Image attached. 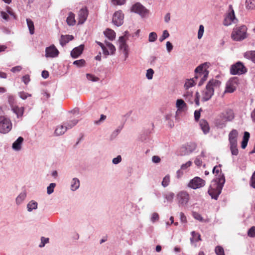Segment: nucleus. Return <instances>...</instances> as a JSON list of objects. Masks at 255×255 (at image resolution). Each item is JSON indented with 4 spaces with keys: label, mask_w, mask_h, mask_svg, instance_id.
Segmentation results:
<instances>
[{
    "label": "nucleus",
    "mask_w": 255,
    "mask_h": 255,
    "mask_svg": "<svg viewBox=\"0 0 255 255\" xmlns=\"http://www.w3.org/2000/svg\"><path fill=\"white\" fill-rule=\"evenodd\" d=\"M221 165L214 167L212 172L215 174V177L211 181L208 192L212 199L217 200L222 192L225 183L224 174L221 171Z\"/></svg>",
    "instance_id": "1"
},
{
    "label": "nucleus",
    "mask_w": 255,
    "mask_h": 255,
    "mask_svg": "<svg viewBox=\"0 0 255 255\" xmlns=\"http://www.w3.org/2000/svg\"><path fill=\"white\" fill-rule=\"evenodd\" d=\"M221 82L216 79H210L207 83L205 89L203 91L202 101H209L214 95L216 90L219 89Z\"/></svg>",
    "instance_id": "2"
},
{
    "label": "nucleus",
    "mask_w": 255,
    "mask_h": 255,
    "mask_svg": "<svg viewBox=\"0 0 255 255\" xmlns=\"http://www.w3.org/2000/svg\"><path fill=\"white\" fill-rule=\"evenodd\" d=\"M208 67V63L205 62L200 64L195 69L194 78L196 80L200 79L198 86H202L207 80L209 73V71L207 70Z\"/></svg>",
    "instance_id": "3"
},
{
    "label": "nucleus",
    "mask_w": 255,
    "mask_h": 255,
    "mask_svg": "<svg viewBox=\"0 0 255 255\" xmlns=\"http://www.w3.org/2000/svg\"><path fill=\"white\" fill-rule=\"evenodd\" d=\"M247 27L246 25L235 27L231 34L232 38L237 41L244 40L247 37Z\"/></svg>",
    "instance_id": "4"
},
{
    "label": "nucleus",
    "mask_w": 255,
    "mask_h": 255,
    "mask_svg": "<svg viewBox=\"0 0 255 255\" xmlns=\"http://www.w3.org/2000/svg\"><path fill=\"white\" fill-rule=\"evenodd\" d=\"M238 132L236 129H233L229 134L230 149L233 155H237L239 150L237 148V137Z\"/></svg>",
    "instance_id": "5"
},
{
    "label": "nucleus",
    "mask_w": 255,
    "mask_h": 255,
    "mask_svg": "<svg viewBox=\"0 0 255 255\" xmlns=\"http://www.w3.org/2000/svg\"><path fill=\"white\" fill-rule=\"evenodd\" d=\"M176 200L179 207L185 208L190 200L189 194L185 191H180L176 195Z\"/></svg>",
    "instance_id": "6"
},
{
    "label": "nucleus",
    "mask_w": 255,
    "mask_h": 255,
    "mask_svg": "<svg viewBox=\"0 0 255 255\" xmlns=\"http://www.w3.org/2000/svg\"><path fill=\"white\" fill-rule=\"evenodd\" d=\"M230 74L233 75H241L247 72V68L245 66L243 62L238 61L232 65L230 67Z\"/></svg>",
    "instance_id": "7"
},
{
    "label": "nucleus",
    "mask_w": 255,
    "mask_h": 255,
    "mask_svg": "<svg viewBox=\"0 0 255 255\" xmlns=\"http://www.w3.org/2000/svg\"><path fill=\"white\" fill-rule=\"evenodd\" d=\"M131 11L139 14L141 17H147L149 13V11L140 2H136L133 4L131 8Z\"/></svg>",
    "instance_id": "8"
},
{
    "label": "nucleus",
    "mask_w": 255,
    "mask_h": 255,
    "mask_svg": "<svg viewBox=\"0 0 255 255\" xmlns=\"http://www.w3.org/2000/svg\"><path fill=\"white\" fill-rule=\"evenodd\" d=\"M12 128L10 120L5 117H0V132L1 133H8Z\"/></svg>",
    "instance_id": "9"
},
{
    "label": "nucleus",
    "mask_w": 255,
    "mask_h": 255,
    "mask_svg": "<svg viewBox=\"0 0 255 255\" xmlns=\"http://www.w3.org/2000/svg\"><path fill=\"white\" fill-rule=\"evenodd\" d=\"M239 79L237 77H234L229 79L226 84L225 93H233L236 89L238 84Z\"/></svg>",
    "instance_id": "10"
},
{
    "label": "nucleus",
    "mask_w": 255,
    "mask_h": 255,
    "mask_svg": "<svg viewBox=\"0 0 255 255\" xmlns=\"http://www.w3.org/2000/svg\"><path fill=\"white\" fill-rule=\"evenodd\" d=\"M205 181L199 177H195L191 180L188 186L193 189H196L204 186Z\"/></svg>",
    "instance_id": "11"
},
{
    "label": "nucleus",
    "mask_w": 255,
    "mask_h": 255,
    "mask_svg": "<svg viewBox=\"0 0 255 255\" xmlns=\"http://www.w3.org/2000/svg\"><path fill=\"white\" fill-rule=\"evenodd\" d=\"M78 122V121H72V125L71 126H68V127H66L64 124L63 125L57 126L54 131L55 134L57 136L63 134L67 130L74 127Z\"/></svg>",
    "instance_id": "12"
},
{
    "label": "nucleus",
    "mask_w": 255,
    "mask_h": 255,
    "mask_svg": "<svg viewBox=\"0 0 255 255\" xmlns=\"http://www.w3.org/2000/svg\"><path fill=\"white\" fill-rule=\"evenodd\" d=\"M229 7L231 9V11L226 16L223 21V24L225 26H229L232 23H235V21H237V19L236 18L234 10L232 8V6L230 5Z\"/></svg>",
    "instance_id": "13"
},
{
    "label": "nucleus",
    "mask_w": 255,
    "mask_h": 255,
    "mask_svg": "<svg viewBox=\"0 0 255 255\" xmlns=\"http://www.w3.org/2000/svg\"><path fill=\"white\" fill-rule=\"evenodd\" d=\"M196 148V144L194 142L187 143L182 146L180 149V155H188L193 152Z\"/></svg>",
    "instance_id": "14"
},
{
    "label": "nucleus",
    "mask_w": 255,
    "mask_h": 255,
    "mask_svg": "<svg viewBox=\"0 0 255 255\" xmlns=\"http://www.w3.org/2000/svg\"><path fill=\"white\" fill-rule=\"evenodd\" d=\"M124 15L121 10L115 12L113 16L112 22L117 26L122 25L124 22Z\"/></svg>",
    "instance_id": "15"
},
{
    "label": "nucleus",
    "mask_w": 255,
    "mask_h": 255,
    "mask_svg": "<svg viewBox=\"0 0 255 255\" xmlns=\"http://www.w3.org/2000/svg\"><path fill=\"white\" fill-rule=\"evenodd\" d=\"M59 51L54 45L46 47L45 49V57L55 58L58 56Z\"/></svg>",
    "instance_id": "16"
},
{
    "label": "nucleus",
    "mask_w": 255,
    "mask_h": 255,
    "mask_svg": "<svg viewBox=\"0 0 255 255\" xmlns=\"http://www.w3.org/2000/svg\"><path fill=\"white\" fill-rule=\"evenodd\" d=\"M88 15V10L85 8H81L78 12L79 20L78 24H82L86 20Z\"/></svg>",
    "instance_id": "17"
},
{
    "label": "nucleus",
    "mask_w": 255,
    "mask_h": 255,
    "mask_svg": "<svg viewBox=\"0 0 255 255\" xmlns=\"http://www.w3.org/2000/svg\"><path fill=\"white\" fill-rule=\"evenodd\" d=\"M84 45L81 44L80 46L75 47L71 51V56L73 58H77L78 56H79L83 52L84 50Z\"/></svg>",
    "instance_id": "18"
},
{
    "label": "nucleus",
    "mask_w": 255,
    "mask_h": 255,
    "mask_svg": "<svg viewBox=\"0 0 255 255\" xmlns=\"http://www.w3.org/2000/svg\"><path fill=\"white\" fill-rule=\"evenodd\" d=\"M23 138L19 136L12 144V148L15 151H19L21 148V144L23 141Z\"/></svg>",
    "instance_id": "19"
},
{
    "label": "nucleus",
    "mask_w": 255,
    "mask_h": 255,
    "mask_svg": "<svg viewBox=\"0 0 255 255\" xmlns=\"http://www.w3.org/2000/svg\"><path fill=\"white\" fill-rule=\"evenodd\" d=\"M74 39V37L71 35H66L61 36L60 39V45L63 47L67 43H68L70 41L73 40Z\"/></svg>",
    "instance_id": "20"
},
{
    "label": "nucleus",
    "mask_w": 255,
    "mask_h": 255,
    "mask_svg": "<svg viewBox=\"0 0 255 255\" xmlns=\"http://www.w3.org/2000/svg\"><path fill=\"white\" fill-rule=\"evenodd\" d=\"M191 235L192 236V237L190 238L191 244L196 247V245L194 244V243L201 240V236L198 233L195 231L191 232Z\"/></svg>",
    "instance_id": "21"
},
{
    "label": "nucleus",
    "mask_w": 255,
    "mask_h": 255,
    "mask_svg": "<svg viewBox=\"0 0 255 255\" xmlns=\"http://www.w3.org/2000/svg\"><path fill=\"white\" fill-rule=\"evenodd\" d=\"M199 125L204 134H207L209 132L210 128L208 122L206 120L203 119L201 120Z\"/></svg>",
    "instance_id": "22"
},
{
    "label": "nucleus",
    "mask_w": 255,
    "mask_h": 255,
    "mask_svg": "<svg viewBox=\"0 0 255 255\" xmlns=\"http://www.w3.org/2000/svg\"><path fill=\"white\" fill-rule=\"evenodd\" d=\"M119 41L120 43V48L121 50L123 52L128 51V46L126 43V40L124 36H121L119 38Z\"/></svg>",
    "instance_id": "23"
},
{
    "label": "nucleus",
    "mask_w": 255,
    "mask_h": 255,
    "mask_svg": "<svg viewBox=\"0 0 255 255\" xmlns=\"http://www.w3.org/2000/svg\"><path fill=\"white\" fill-rule=\"evenodd\" d=\"M12 112L15 114L18 118L21 117L23 116L24 112L23 107H18V106H14L11 108Z\"/></svg>",
    "instance_id": "24"
},
{
    "label": "nucleus",
    "mask_w": 255,
    "mask_h": 255,
    "mask_svg": "<svg viewBox=\"0 0 255 255\" xmlns=\"http://www.w3.org/2000/svg\"><path fill=\"white\" fill-rule=\"evenodd\" d=\"M176 107L177 111H182L187 107V106L184 100L180 99L176 100Z\"/></svg>",
    "instance_id": "25"
},
{
    "label": "nucleus",
    "mask_w": 255,
    "mask_h": 255,
    "mask_svg": "<svg viewBox=\"0 0 255 255\" xmlns=\"http://www.w3.org/2000/svg\"><path fill=\"white\" fill-rule=\"evenodd\" d=\"M71 190L75 191L77 190L80 186V181L77 178H73L71 182Z\"/></svg>",
    "instance_id": "26"
},
{
    "label": "nucleus",
    "mask_w": 255,
    "mask_h": 255,
    "mask_svg": "<svg viewBox=\"0 0 255 255\" xmlns=\"http://www.w3.org/2000/svg\"><path fill=\"white\" fill-rule=\"evenodd\" d=\"M104 34L109 40L112 41L116 37L115 32L114 30L109 28H107L104 31Z\"/></svg>",
    "instance_id": "27"
},
{
    "label": "nucleus",
    "mask_w": 255,
    "mask_h": 255,
    "mask_svg": "<svg viewBox=\"0 0 255 255\" xmlns=\"http://www.w3.org/2000/svg\"><path fill=\"white\" fill-rule=\"evenodd\" d=\"M224 119L226 121H231L234 118V112L232 110H228L223 116Z\"/></svg>",
    "instance_id": "28"
},
{
    "label": "nucleus",
    "mask_w": 255,
    "mask_h": 255,
    "mask_svg": "<svg viewBox=\"0 0 255 255\" xmlns=\"http://www.w3.org/2000/svg\"><path fill=\"white\" fill-rule=\"evenodd\" d=\"M183 97L187 102L190 103V104L193 103L194 97L193 96L192 92H190L189 91H186V93L184 94Z\"/></svg>",
    "instance_id": "29"
},
{
    "label": "nucleus",
    "mask_w": 255,
    "mask_h": 255,
    "mask_svg": "<svg viewBox=\"0 0 255 255\" xmlns=\"http://www.w3.org/2000/svg\"><path fill=\"white\" fill-rule=\"evenodd\" d=\"M66 22L67 24L70 26H73L75 24L76 21L75 19V14L73 12H70L69 13L66 19Z\"/></svg>",
    "instance_id": "30"
},
{
    "label": "nucleus",
    "mask_w": 255,
    "mask_h": 255,
    "mask_svg": "<svg viewBox=\"0 0 255 255\" xmlns=\"http://www.w3.org/2000/svg\"><path fill=\"white\" fill-rule=\"evenodd\" d=\"M26 196V193L25 191L21 192L18 196L16 198L15 202L17 205H20L25 200Z\"/></svg>",
    "instance_id": "31"
},
{
    "label": "nucleus",
    "mask_w": 255,
    "mask_h": 255,
    "mask_svg": "<svg viewBox=\"0 0 255 255\" xmlns=\"http://www.w3.org/2000/svg\"><path fill=\"white\" fill-rule=\"evenodd\" d=\"M196 83V79L194 77L193 78L190 79H187L184 84V87L186 90H188L189 88L194 86Z\"/></svg>",
    "instance_id": "32"
},
{
    "label": "nucleus",
    "mask_w": 255,
    "mask_h": 255,
    "mask_svg": "<svg viewBox=\"0 0 255 255\" xmlns=\"http://www.w3.org/2000/svg\"><path fill=\"white\" fill-rule=\"evenodd\" d=\"M27 25L29 30L30 34H33L34 33V25L32 20L29 18L26 19Z\"/></svg>",
    "instance_id": "33"
},
{
    "label": "nucleus",
    "mask_w": 255,
    "mask_h": 255,
    "mask_svg": "<svg viewBox=\"0 0 255 255\" xmlns=\"http://www.w3.org/2000/svg\"><path fill=\"white\" fill-rule=\"evenodd\" d=\"M37 203L33 200L30 201L27 205V211L28 212H31L34 209L37 208Z\"/></svg>",
    "instance_id": "34"
},
{
    "label": "nucleus",
    "mask_w": 255,
    "mask_h": 255,
    "mask_svg": "<svg viewBox=\"0 0 255 255\" xmlns=\"http://www.w3.org/2000/svg\"><path fill=\"white\" fill-rule=\"evenodd\" d=\"M174 196V194L171 192H168L164 195L165 199L170 203L172 202Z\"/></svg>",
    "instance_id": "35"
},
{
    "label": "nucleus",
    "mask_w": 255,
    "mask_h": 255,
    "mask_svg": "<svg viewBox=\"0 0 255 255\" xmlns=\"http://www.w3.org/2000/svg\"><path fill=\"white\" fill-rule=\"evenodd\" d=\"M246 3L248 9H253L255 8V0H246Z\"/></svg>",
    "instance_id": "36"
},
{
    "label": "nucleus",
    "mask_w": 255,
    "mask_h": 255,
    "mask_svg": "<svg viewBox=\"0 0 255 255\" xmlns=\"http://www.w3.org/2000/svg\"><path fill=\"white\" fill-rule=\"evenodd\" d=\"M245 56L250 59L253 62L255 63V51H252L249 52H246Z\"/></svg>",
    "instance_id": "37"
},
{
    "label": "nucleus",
    "mask_w": 255,
    "mask_h": 255,
    "mask_svg": "<svg viewBox=\"0 0 255 255\" xmlns=\"http://www.w3.org/2000/svg\"><path fill=\"white\" fill-rule=\"evenodd\" d=\"M170 182V176L166 175L163 179L161 185L163 187H166L168 186Z\"/></svg>",
    "instance_id": "38"
},
{
    "label": "nucleus",
    "mask_w": 255,
    "mask_h": 255,
    "mask_svg": "<svg viewBox=\"0 0 255 255\" xmlns=\"http://www.w3.org/2000/svg\"><path fill=\"white\" fill-rule=\"evenodd\" d=\"M56 183H51L49 184V185L47 187V193L48 195L51 194L54 192V189L56 187Z\"/></svg>",
    "instance_id": "39"
},
{
    "label": "nucleus",
    "mask_w": 255,
    "mask_h": 255,
    "mask_svg": "<svg viewBox=\"0 0 255 255\" xmlns=\"http://www.w3.org/2000/svg\"><path fill=\"white\" fill-rule=\"evenodd\" d=\"M85 63L86 62L84 59H80L74 61L73 62V64L76 65L78 67H81L85 66Z\"/></svg>",
    "instance_id": "40"
},
{
    "label": "nucleus",
    "mask_w": 255,
    "mask_h": 255,
    "mask_svg": "<svg viewBox=\"0 0 255 255\" xmlns=\"http://www.w3.org/2000/svg\"><path fill=\"white\" fill-rule=\"evenodd\" d=\"M106 46L107 48L109 50V51L111 53V54H113L116 51V48L114 45L110 42H107L106 43Z\"/></svg>",
    "instance_id": "41"
},
{
    "label": "nucleus",
    "mask_w": 255,
    "mask_h": 255,
    "mask_svg": "<svg viewBox=\"0 0 255 255\" xmlns=\"http://www.w3.org/2000/svg\"><path fill=\"white\" fill-rule=\"evenodd\" d=\"M157 38L156 33L154 32H150L149 34L148 41L151 42H154Z\"/></svg>",
    "instance_id": "42"
},
{
    "label": "nucleus",
    "mask_w": 255,
    "mask_h": 255,
    "mask_svg": "<svg viewBox=\"0 0 255 255\" xmlns=\"http://www.w3.org/2000/svg\"><path fill=\"white\" fill-rule=\"evenodd\" d=\"M86 77L88 80L92 82H97L99 80V78L98 77L91 74H87Z\"/></svg>",
    "instance_id": "43"
},
{
    "label": "nucleus",
    "mask_w": 255,
    "mask_h": 255,
    "mask_svg": "<svg viewBox=\"0 0 255 255\" xmlns=\"http://www.w3.org/2000/svg\"><path fill=\"white\" fill-rule=\"evenodd\" d=\"M215 251L217 255H225L224 249L221 246H217Z\"/></svg>",
    "instance_id": "44"
},
{
    "label": "nucleus",
    "mask_w": 255,
    "mask_h": 255,
    "mask_svg": "<svg viewBox=\"0 0 255 255\" xmlns=\"http://www.w3.org/2000/svg\"><path fill=\"white\" fill-rule=\"evenodd\" d=\"M169 36V33L167 30H164L163 31L162 35L160 37L159 40L160 42H162L164 39Z\"/></svg>",
    "instance_id": "45"
},
{
    "label": "nucleus",
    "mask_w": 255,
    "mask_h": 255,
    "mask_svg": "<svg viewBox=\"0 0 255 255\" xmlns=\"http://www.w3.org/2000/svg\"><path fill=\"white\" fill-rule=\"evenodd\" d=\"M49 238L42 237L41 238V242L39 245V248H43L45 246V244L49 242Z\"/></svg>",
    "instance_id": "46"
},
{
    "label": "nucleus",
    "mask_w": 255,
    "mask_h": 255,
    "mask_svg": "<svg viewBox=\"0 0 255 255\" xmlns=\"http://www.w3.org/2000/svg\"><path fill=\"white\" fill-rule=\"evenodd\" d=\"M154 71L153 69L150 68L146 71V77L148 80L152 79Z\"/></svg>",
    "instance_id": "47"
},
{
    "label": "nucleus",
    "mask_w": 255,
    "mask_h": 255,
    "mask_svg": "<svg viewBox=\"0 0 255 255\" xmlns=\"http://www.w3.org/2000/svg\"><path fill=\"white\" fill-rule=\"evenodd\" d=\"M248 235L251 238L255 237V226L252 227L248 230Z\"/></svg>",
    "instance_id": "48"
},
{
    "label": "nucleus",
    "mask_w": 255,
    "mask_h": 255,
    "mask_svg": "<svg viewBox=\"0 0 255 255\" xmlns=\"http://www.w3.org/2000/svg\"><path fill=\"white\" fill-rule=\"evenodd\" d=\"M192 215L194 218L196 220H198L200 222L203 221V218L199 213L196 212H193L192 213Z\"/></svg>",
    "instance_id": "49"
},
{
    "label": "nucleus",
    "mask_w": 255,
    "mask_h": 255,
    "mask_svg": "<svg viewBox=\"0 0 255 255\" xmlns=\"http://www.w3.org/2000/svg\"><path fill=\"white\" fill-rule=\"evenodd\" d=\"M204 31V27L203 25H200L199 26V28L198 32V38L201 39L203 35Z\"/></svg>",
    "instance_id": "50"
},
{
    "label": "nucleus",
    "mask_w": 255,
    "mask_h": 255,
    "mask_svg": "<svg viewBox=\"0 0 255 255\" xmlns=\"http://www.w3.org/2000/svg\"><path fill=\"white\" fill-rule=\"evenodd\" d=\"M8 102L9 104L10 105L11 108H12V107L15 106H14L15 100H14V98L13 96L9 95L8 97Z\"/></svg>",
    "instance_id": "51"
},
{
    "label": "nucleus",
    "mask_w": 255,
    "mask_h": 255,
    "mask_svg": "<svg viewBox=\"0 0 255 255\" xmlns=\"http://www.w3.org/2000/svg\"><path fill=\"white\" fill-rule=\"evenodd\" d=\"M250 185L252 187L255 189V171L253 173L251 178Z\"/></svg>",
    "instance_id": "52"
},
{
    "label": "nucleus",
    "mask_w": 255,
    "mask_h": 255,
    "mask_svg": "<svg viewBox=\"0 0 255 255\" xmlns=\"http://www.w3.org/2000/svg\"><path fill=\"white\" fill-rule=\"evenodd\" d=\"M18 95H19V96L20 97V98H21L23 100H25L28 97H30L31 96V95L28 94V93H25L24 92H19Z\"/></svg>",
    "instance_id": "53"
},
{
    "label": "nucleus",
    "mask_w": 255,
    "mask_h": 255,
    "mask_svg": "<svg viewBox=\"0 0 255 255\" xmlns=\"http://www.w3.org/2000/svg\"><path fill=\"white\" fill-rule=\"evenodd\" d=\"M114 5H123L126 2V0H111Z\"/></svg>",
    "instance_id": "54"
},
{
    "label": "nucleus",
    "mask_w": 255,
    "mask_h": 255,
    "mask_svg": "<svg viewBox=\"0 0 255 255\" xmlns=\"http://www.w3.org/2000/svg\"><path fill=\"white\" fill-rule=\"evenodd\" d=\"M122 161V157L121 155H118L116 157L114 158L112 160V162L114 164H117L121 162Z\"/></svg>",
    "instance_id": "55"
},
{
    "label": "nucleus",
    "mask_w": 255,
    "mask_h": 255,
    "mask_svg": "<svg viewBox=\"0 0 255 255\" xmlns=\"http://www.w3.org/2000/svg\"><path fill=\"white\" fill-rule=\"evenodd\" d=\"M159 219V215L157 213H153L151 217V221L152 222L154 223L156 221L158 220Z\"/></svg>",
    "instance_id": "56"
},
{
    "label": "nucleus",
    "mask_w": 255,
    "mask_h": 255,
    "mask_svg": "<svg viewBox=\"0 0 255 255\" xmlns=\"http://www.w3.org/2000/svg\"><path fill=\"white\" fill-rule=\"evenodd\" d=\"M192 162L190 161H188L185 164H183L181 166V169L185 170L187 169L188 167L191 166Z\"/></svg>",
    "instance_id": "57"
},
{
    "label": "nucleus",
    "mask_w": 255,
    "mask_h": 255,
    "mask_svg": "<svg viewBox=\"0 0 255 255\" xmlns=\"http://www.w3.org/2000/svg\"><path fill=\"white\" fill-rule=\"evenodd\" d=\"M166 49L168 52H170L173 49V45H172V43L169 41H167L166 42Z\"/></svg>",
    "instance_id": "58"
},
{
    "label": "nucleus",
    "mask_w": 255,
    "mask_h": 255,
    "mask_svg": "<svg viewBox=\"0 0 255 255\" xmlns=\"http://www.w3.org/2000/svg\"><path fill=\"white\" fill-rule=\"evenodd\" d=\"M6 12H7V14L12 16L14 19L16 18V15H15L14 13L13 12V10L10 7H8L7 8Z\"/></svg>",
    "instance_id": "59"
},
{
    "label": "nucleus",
    "mask_w": 255,
    "mask_h": 255,
    "mask_svg": "<svg viewBox=\"0 0 255 255\" xmlns=\"http://www.w3.org/2000/svg\"><path fill=\"white\" fill-rule=\"evenodd\" d=\"M21 69H22L21 66H16L14 67H12L11 69V71L13 72V73H15V72H19L21 70Z\"/></svg>",
    "instance_id": "60"
},
{
    "label": "nucleus",
    "mask_w": 255,
    "mask_h": 255,
    "mask_svg": "<svg viewBox=\"0 0 255 255\" xmlns=\"http://www.w3.org/2000/svg\"><path fill=\"white\" fill-rule=\"evenodd\" d=\"M180 219L181 222L182 223H186L187 222L186 217L185 216V215L184 214V213L182 212H181L180 213Z\"/></svg>",
    "instance_id": "61"
},
{
    "label": "nucleus",
    "mask_w": 255,
    "mask_h": 255,
    "mask_svg": "<svg viewBox=\"0 0 255 255\" xmlns=\"http://www.w3.org/2000/svg\"><path fill=\"white\" fill-rule=\"evenodd\" d=\"M200 117V111L196 110L194 112V118L195 121H197L199 120Z\"/></svg>",
    "instance_id": "62"
},
{
    "label": "nucleus",
    "mask_w": 255,
    "mask_h": 255,
    "mask_svg": "<svg viewBox=\"0 0 255 255\" xmlns=\"http://www.w3.org/2000/svg\"><path fill=\"white\" fill-rule=\"evenodd\" d=\"M22 80L25 84H27L30 81L29 76L28 75H24L22 77Z\"/></svg>",
    "instance_id": "63"
},
{
    "label": "nucleus",
    "mask_w": 255,
    "mask_h": 255,
    "mask_svg": "<svg viewBox=\"0 0 255 255\" xmlns=\"http://www.w3.org/2000/svg\"><path fill=\"white\" fill-rule=\"evenodd\" d=\"M194 163L197 166H200L202 165V161L200 159V157L197 156L194 161Z\"/></svg>",
    "instance_id": "64"
}]
</instances>
